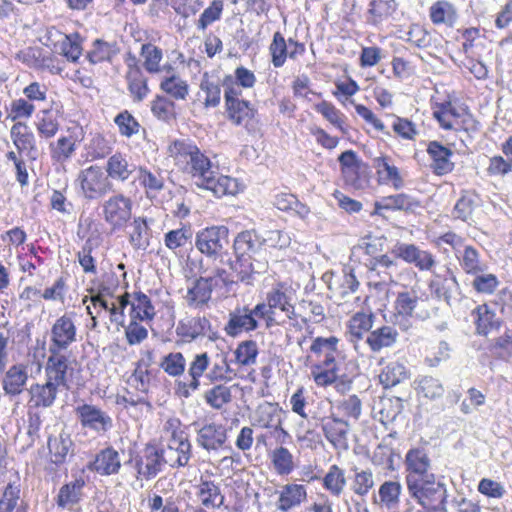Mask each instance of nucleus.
I'll return each mask as SVG.
<instances>
[{
	"label": "nucleus",
	"mask_w": 512,
	"mask_h": 512,
	"mask_svg": "<svg viewBox=\"0 0 512 512\" xmlns=\"http://www.w3.org/2000/svg\"><path fill=\"white\" fill-rule=\"evenodd\" d=\"M167 152L174 164L188 173L198 187L212 191L217 197L240 191L237 179L219 175L217 166L191 140H175Z\"/></svg>",
	"instance_id": "nucleus-1"
},
{
	"label": "nucleus",
	"mask_w": 512,
	"mask_h": 512,
	"mask_svg": "<svg viewBox=\"0 0 512 512\" xmlns=\"http://www.w3.org/2000/svg\"><path fill=\"white\" fill-rule=\"evenodd\" d=\"M405 466L410 497L423 508H441L446 501V488L443 483L436 481L434 474L429 473L430 459L426 452L419 448L409 450L405 456Z\"/></svg>",
	"instance_id": "nucleus-2"
},
{
	"label": "nucleus",
	"mask_w": 512,
	"mask_h": 512,
	"mask_svg": "<svg viewBox=\"0 0 512 512\" xmlns=\"http://www.w3.org/2000/svg\"><path fill=\"white\" fill-rule=\"evenodd\" d=\"M81 193L88 200H96L104 196L111 187L108 176L102 168L92 165L79 172L77 177Z\"/></svg>",
	"instance_id": "nucleus-3"
},
{
	"label": "nucleus",
	"mask_w": 512,
	"mask_h": 512,
	"mask_svg": "<svg viewBox=\"0 0 512 512\" xmlns=\"http://www.w3.org/2000/svg\"><path fill=\"white\" fill-rule=\"evenodd\" d=\"M320 428L329 444L336 450L349 449L350 424L347 419L334 414L320 419Z\"/></svg>",
	"instance_id": "nucleus-4"
},
{
	"label": "nucleus",
	"mask_w": 512,
	"mask_h": 512,
	"mask_svg": "<svg viewBox=\"0 0 512 512\" xmlns=\"http://www.w3.org/2000/svg\"><path fill=\"white\" fill-rule=\"evenodd\" d=\"M74 372L72 361L62 353H49L45 365V380L52 382L61 390H69Z\"/></svg>",
	"instance_id": "nucleus-5"
},
{
	"label": "nucleus",
	"mask_w": 512,
	"mask_h": 512,
	"mask_svg": "<svg viewBox=\"0 0 512 512\" xmlns=\"http://www.w3.org/2000/svg\"><path fill=\"white\" fill-rule=\"evenodd\" d=\"M77 341V328L71 316L64 314L51 327L49 353H62Z\"/></svg>",
	"instance_id": "nucleus-6"
},
{
	"label": "nucleus",
	"mask_w": 512,
	"mask_h": 512,
	"mask_svg": "<svg viewBox=\"0 0 512 512\" xmlns=\"http://www.w3.org/2000/svg\"><path fill=\"white\" fill-rule=\"evenodd\" d=\"M228 229L225 226H212L199 231L195 246L209 257L219 256L228 245Z\"/></svg>",
	"instance_id": "nucleus-7"
},
{
	"label": "nucleus",
	"mask_w": 512,
	"mask_h": 512,
	"mask_svg": "<svg viewBox=\"0 0 512 512\" xmlns=\"http://www.w3.org/2000/svg\"><path fill=\"white\" fill-rule=\"evenodd\" d=\"M421 303H423V300L413 288L398 292L393 305L394 318L395 323L399 325L402 330L407 331L411 327L408 318L417 315L416 311Z\"/></svg>",
	"instance_id": "nucleus-8"
},
{
	"label": "nucleus",
	"mask_w": 512,
	"mask_h": 512,
	"mask_svg": "<svg viewBox=\"0 0 512 512\" xmlns=\"http://www.w3.org/2000/svg\"><path fill=\"white\" fill-rule=\"evenodd\" d=\"M81 426L97 434H104L112 428L111 417L100 408L91 404H82L75 408Z\"/></svg>",
	"instance_id": "nucleus-9"
},
{
	"label": "nucleus",
	"mask_w": 512,
	"mask_h": 512,
	"mask_svg": "<svg viewBox=\"0 0 512 512\" xmlns=\"http://www.w3.org/2000/svg\"><path fill=\"white\" fill-rule=\"evenodd\" d=\"M294 291L285 283L275 284L266 294V301L271 305L273 312L276 310L284 313L289 320L296 319V309L292 303Z\"/></svg>",
	"instance_id": "nucleus-10"
},
{
	"label": "nucleus",
	"mask_w": 512,
	"mask_h": 512,
	"mask_svg": "<svg viewBox=\"0 0 512 512\" xmlns=\"http://www.w3.org/2000/svg\"><path fill=\"white\" fill-rule=\"evenodd\" d=\"M392 254L409 264H414L422 271L430 270L436 263L430 252L421 250L414 244L397 243L392 249Z\"/></svg>",
	"instance_id": "nucleus-11"
},
{
	"label": "nucleus",
	"mask_w": 512,
	"mask_h": 512,
	"mask_svg": "<svg viewBox=\"0 0 512 512\" xmlns=\"http://www.w3.org/2000/svg\"><path fill=\"white\" fill-rule=\"evenodd\" d=\"M195 430L197 444L208 452L218 451L227 441V430L220 423H206Z\"/></svg>",
	"instance_id": "nucleus-12"
},
{
	"label": "nucleus",
	"mask_w": 512,
	"mask_h": 512,
	"mask_svg": "<svg viewBox=\"0 0 512 512\" xmlns=\"http://www.w3.org/2000/svg\"><path fill=\"white\" fill-rule=\"evenodd\" d=\"M91 302L94 308L100 307L109 312L111 323L115 325L117 331H120V328H122L124 336L128 339V326L125 325L124 314V309L128 304V292L125 291L118 298L117 303L114 301L109 302L108 300L103 299L100 295L93 296L91 298Z\"/></svg>",
	"instance_id": "nucleus-13"
},
{
	"label": "nucleus",
	"mask_w": 512,
	"mask_h": 512,
	"mask_svg": "<svg viewBox=\"0 0 512 512\" xmlns=\"http://www.w3.org/2000/svg\"><path fill=\"white\" fill-rule=\"evenodd\" d=\"M176 332L178 335L195 340L199 337H207L211 341L218 339V334L212 329L210 321L206 317H192L178 323Z\"/></svg>",
	"instance_id": "nucleus-14"
},
{
	"label": "nucleus",
	"mask_w": 512,
	"mask_h": 512,
	"mask_svg": "<svg viewBox=\"0 0 512 512\" xmlns=\"http://www.w3.org/2000/svg\"><path fill=\"white\" fill-rule=\"evenodd\" d=\"M339 339L335 336L330 337H316L310 346V351L317 357H323V360L319 361L315 365L324 368H329L338 371V365L336 362V355L338 351Z\"/></svg>",
	"instance_id": "nucleus-15"
},
{
	"label": "nucleus",
	"mask_w": 512,
	"mask_h": 512,
	"mask_svg": "<svg viewBox=\"0 0 512 512\" xmlns=\"http://www.w3.org/2000/svg\"><path fill=\"white\" fill-rule=\"evenodd\" d=\"M402 494V485L399 481H384L373 495V504L382 510L394 512L398 509Z\"/></svg>",
	"instance_id": "nucleus-16"
},
{
	"label": "nucleus",
	"mask_w": 512,
	"mask_h": 512,
	"mask_svg": "<svg viewBox=\"0 0 512 512\" xmlns=\"http://www.w3.org/2000/svg\"><path fill=\"white\" fill-rule=\"evenodd\" d=\"M276 493L278 495L276 508L281 512H289L307 499V488L302 484H285Z\"/></svg>",
	"instance_id": "nucleus-17"
},
{
	"label": "nucleus",
	"mask_w": 512,
	"mask_h": 512,
	"mask_svg": "<svg viewBox=\"0 0 512 512\" xmlns=\"http://www.w3.org/2000/svg\"><path fill=\"white\" fill-rule=\"evenodd\" d=\"M258 327V321L253 318L250 308L238 307L229 313V320L224 331L231 337H236L243 332L254 331Z\"/></svg>",
	"instance_id": "nucleus-18"
},
{
	"label": "nucleus",
	"mask_w": 512,
	"mask_h": 512,
	"mask_svg": "<svg viewBox=\"0 0 512 512\" xmlns=\"http://www.w3.org/2000/svg\"><path fill=\"white\" fill-rule=\"evenodd\" d=\"M28 381V369L23 364H14L8 368L2 379V388L6 395H20Z\"/></svg>",
	"instance_id": "nucleus-19"
},
{
	"label": "nucleus",
	"mask_w": 512,
	"mask_h": 512,
	"mask_svg": "<svg viewBox=\"0 0 512 512\" xmlns=\"http://www.w3.org/2000/svg\"><path fill=\"white\" fill-rule=\"evenodd\" d=\"M196 496L202 506L207 509H219L225 501L220 486L212 480L200 479L196 486Z\"/></svg>",
	"instance_id": "nucleus-20"
},
{
	"label": "nucleus",
	"mask_w": 512,
	"mask_h": 512,
	"mask_svg": "<svg viewBox=\"0 0 512 512\" xmlns=\"http://www.w3.org/2000/svg\"><path fill=\"white\" fill-rule=\"evenodd\" d=\"M162 460L170 467L186 466L191 458V443L188 440L168 442L166 448L161 450Z\"/></svg>",
	"instance_id": "nucleus-21"
},
{
	"label": "nucleus",
	"mask_w": 512,
	"mask_h": 512,
	"mask_svg": "<svg viewBox=\"0 0 512 512\" xmlns=\"http://www.w3.org/2000/svg\"><path fill=\"white\" fill-rule=\"evenodd\" d=\"M85 481L82 478L75 479L63 485L56 497V504L63 509L72 510L84 496Z\"/></svg>",
	"instance_id": "nucleus-22"
},
{
	"label": "nucleus",
	"mask_w": 512,
	"mask_h": 512,
	"mask_svg": "<svg viewBox=\"0 0 512 512\" xmlns=\"http://www.w3.org/2000/svg\"><path fill=\"white\" fill-rule=\"evenodd\" d=\"M212 284L210 278L200 277L192 282L185 295V301L189 307L201 308L211 299Z\"/></svg>",
	"instance_id": "nucleus-23"
},
{
	"label": "nucleus",
	"mask_w": 512,
	"mask_h": 512,
	"mask_svg": "<svg viewBox=\"0 0 512 512\" xmlns=\"http://www.w3.org/2000/svg\"><path fill=\"white\" fill-rule=\"evenodd\" d=\"M427 152L432 159L431 168L437 175H444L453 170L454 164L450 160L452 151L437 141L429 143Z\"/></svg>",
	"instance_id": "nucleus-24"
},
{
	"label": "nucleus",
	"mask_w": 512,
	"mask_h": 512,
	"mask_svg": "<svg viewBox=\"0 0 512 512\" xmlns=\"http://www.w3.org/2000/svg\"><path fill=\"white\" fill-rule=\"evenodd\" d=\"M106 220L114 227L125 226L128 221V198L117 195L110 198L104 206Z\"/></svg>",
	"instance_id": "nucleus-25"
},
{
	"label": "nucleus",
	"mask_w": 512,
	"mask_h": 512,
	"mask_svg": "<svg viewBox=\"0 0 512 512\" xmlns=\"http://www.w3.org/2000/svg\"><path fill=\"white\" fill-rule=\"evenodd\" d=\"M282 419V409L278 404L264 402L257 406L251 415L252 425L270 429Z\"/></svg>",
	"instance_id": "nucleus-26"
},
{
	"label": "nucleus",
	"mask_w": 512,
	"mask_h": 512,
	"mask_svg": "<svg viewBox=\"0 0 512 512\" xmlns=\"http://www.w3.org/2000/svg\"><path fill=\"white\" fill-rule=\"evenodd\" d=\"M61 391L62 390L60 388L48 380H45V383L43 384H33L29 389L31 396L30 402H32L35 407H52L58 393Z\"/></svg>",
	"instance_id": "nucleus-27"
},
{
	"label": "nucleus",
	"mask_w": 512,
	"mask_h": 512,
	"mask_svg": "<svg viewBox=\"0 0 512 512\" xmlns=\"http://www.w3.org/2000/svg\"><path fill=\"white\" fill-rule=\"evenodd\" d=\"M59 39L53 41L52 51L75 62L82 53V47L79 41V34H54Z\"/></svg>",
	"instance_id": "nucleus-28"
},
{
	"label": "nucleus",
	"mask_w": 512,
	"mask_h": 512,
	"mask_svg": "<svg viewBox=\"0 0 512 512\" xmlns=\"http://www.w3.org/2000/svg\"><path fill=\"white\" fill-rule=\"evenodd\" d=\"M420 207L421 203L418 199L405 193L383 197L375 203L376 210H405L414 212Z\"/></svg>",
	"instance_id": "nucleus-29"
},
{
	"label": "nucleus",
	"mask_w": 512,
	"mask_h": 512,
	"mask_svg": "<svg viewBox=\"0 0 512 512\" xmlns=\"http://www.w3.org/2000/svg\"><path fill=\"white\" fill-rule=\"evenodd\" d=\"M398 339V332L393 326L384 325L370 331L366 343L373 352L393 346Z\"/></svg>",
	"instance_id": "nucleus-30"
},
{
	"label": "nucleus",
	"mask_w": 512,
	"mask_h": 512,
	"mask_svg": "<svg viewBox=\"0 0 512 512\" xmlns=\"http://www.w3.org/2000/svg\"><path fill=\"white\" fill-rule=\"evenodd\" d=\"M461 269L469 275L474 276L487 271V263L481 258L480 252L473 246H465L461 254H457Z\"/></svg>",
	"instance_id": "nucleus-31"
},
{
	"label": "nucleus",
	"mask_w": 512,
	"mask_h": 512,
	"mask_svg": "<svg viewBox=\"0 0 512 512\" xmlns=\"http://www.w3.org/2000/svg\"><path fill=\"white\" fill-rule=\"evenodd\" d=\"M374 167L381 183L391 184L397 190L403 187L400 172L388 157L375 158Z\"/></svg>",
	"instance_id": "nucleus-32"
},
{
	"label": "nucleus",
	"mask_w": 512,
	"mask_h": 512,
	"mask_svg": "<svg viewBox=\"0 0 512 512\" xmlns=\"http://www.w3.org/2000/svg\"><path fill=\"white\" fill-rule=\"evenodd\" d=\"M325 319V309L320 302L303 299L297 307L296 319L303 324L320 323Z\"/></svg>",
	"instance_id": "nucleus-33"
},
{
	"label": "nucleus",
	"mask_w": 512,
	"mask_h": 512,
	"mask_svg": "<svg viewBox=\"0 0 512 512\" xmlns=\"http://www.w3.org/2000/svg\"><path fill=\"white\" fill-rule=\"evenodd\" d=\"M225 105L228 118L235 125L247 126L255 115V110L244 99L225 102Z\"/></svg>",
	"instance_id": "nucleus-34"
},
{
	"label": "nucleus",
	"mask_w": 512,
	"mask_h": 512,
	"mask_svg": "<svg viewBox=\"0 0 512 512\" xmlns=\"http://www.w3.org/2000/svg\"><path fill=\"white\" fill-rule=\"evenodd\" d=\"M472 314L474 316L477 333L480 335H487L500 325L495 313L485 304L477 306Z\"/></svg>",
	"instance_id": "nucleus-35"
},
{
	"label": "nucleus",
	"mask_w": 512,
	"mask_h": 512,
	"mask_svg": "<svg viewBox=\"0 0 512 512\" xmlns=\"http://www.w3.org/2000/svg\"><path fill=\"white\" fill-rule=\"evenodd\" d=\"M73 442L68 434L61 433L57 437H49L48 449L51 461L56 464H63L69 455Z\"/></svg>",
	"instance_id": "nucleus-36"
},
{
	"label": "nucleus",
	"mask_w": 512,
	"mask_h": 512,
	"mask_svg": "<svg viewBox=\"0 0 512 512\" xmlns=\"http://www.w3.org/2000/svg\"><path fill=\"white\" fill-rule=\"evenodd\" d=\"M236 256V260L230 262V269L235 277V282L251 284L253 275L259 273V268L254 265L251 256Z\"/></svg>",
	"instance_id": "nucleus-37"
},
{
	"label": "nucleus",
	"mask_w": 512,
	"mask_h": 512,
	"mask_svg": "<svg viewBox=\"0 0 512 512\" xmlns=\"http://www.w3.org/2000/svg\"><path fill=\"white\" fill-rule=\"evenodd\" d=\"M89 467L103 475L115 473L120 468L118 453L113 449H105L96 456Z\"/></svg>",
	"instance_id": "nucleus-38"
},
{
	"label": "nucleus",
	"mask_w": 512,
	"mask_h": 512,
	"mask_svg": "<svg viewBox=\"0 0 512 512\" xmlns=\"http://www.w3.org/2000/svg\"><path fill=\"white\" fill-rule=\"evenodd\" d=\"M347 480L345 472L338 465H331L323 478V487L335 497H339L345 490Z\"/></svg>",
	"instance_id": "nucleus-39"
},
{
	"label": "nucleus",
	"mask_w": 512,
	"mask_h": 512,
	"mask_svg": "<svg viewBox=\"0 0 512 512\" xmlns=\"http://www.w3.org/2000/svg\"><path fill=\"white\" fill-rule=\"evenodd\" d=\"M353 477L351 481L352 492L360 497L368 495V493L375 486L374 475L371 469H359L354 467L352 469Z\"/></svg>",
	"instance_id": "nucleus-40"
},
{
	"label": "nucleus",
	"mask_w": 512,
	"mask_h": 512,
	"mask_svg": "<svg viewBox=\"0 0 512 512\" xmlns=\"http://www.w3.org/2000/svg\"><path fill=\"white\" fill-rule=\"evenodd\" d=\"M130 316L139 320H152L155 316V309L150 298L142 293L135 292L133 300L130 301Z\"/></svg>",
	"instance_id": "nucleus-41"
},
{
	"label": "nucleus",
	"mask_w": 512,
	"mask_h": 512,
	"mask_svg": "<svg viewBox=\"0 0 512 512\" xmlns=\"http://www.w3.org/2000/svg\"><path fill=\"white\" fill-rule=\"evenodd\" d=\"M262 246V242L253 231H243L237 235L234 240V250L236 255L251 256L255 254Z\"/></svg>",
	"instance_id": "nucleus-42"
},
{
	"label": "nucleus",
	"mask_w": 512,
	"mask_h": 512,
	"mask_svg": "<svg viewBox=\"0 0 512 512\" xmlns=\"http://www.w3.org/2000/svg\"><path fill=\"white\" fill-rule=\"evenodd\" d=\"M434 117L437 119L442 128L446 130H457L460 127V113L451 104V102L442 103L433 112Z\"/></svg>",
	"instance_id": "nucleus-43"
},
{
	"label": "nucleus",
	"mask_w": 512,
	"mask_h": 512,
	"mask_svg": "<svg viewBox=\"0 0 512 512\" xmlns=\"http://www.w3.org/2000/svg\"><path fill=\"white\" fill-rule=\"evenodd\" d=\"M408 378V371L399 362L388 363L379 375V380L385 388L393 387Z\"/></svg>",
	"instance_id": "nucleus-44"
},
{
	"label": "nucleus",
	"mask_w": 512,
	"mask_h": 512,
	"mask_svg": "<svg viewBox=\"0 0 512 512\" xmlns=\"http://www.w3.org/2000/svg\"><path fill=\"white\" fill-rule=\"evenodd\" d=\"M210 364V358L206 352L196 354L193 360L190 362L188 367V375L190 381L187 386L192 389H198L200 385V377L203 376L204 372L208 369Z\"/></svg>",
	"instance_id": "nucleus-45"
},
{
	"label": "nucleus",
	"mask_w": 512,
	"mask_h": 512,
	"mask_svg": "<svg viewBox=\"0 0 512 512\" xmlns=\"http://www.w3.org/2000/svg\"><path fill=\"white\" fill-rule=\"evenodd\" d=\"M417 391L423 397L436 400L443 396L444 394V386L441 381L432 376H423L417 380Z\"/></svg>",
	"instance_id": "nucleus-46"
},
{
	"label": "nucleus",
	"mask_w": 512,
	"mask_h": 512,
	"mask_svg": "<svg viewBox=\"0 0 512 512\" xmlns=\"http://www.w3.org/2000/svg\"><path fill=\"white\" fill-rule=\"evenodd\" d=\"M11 137L14 145L20 152L34 148V135L29 131L28 126L22 122H17L12 126Z\"/></svg>",
	"instance_id": "nucleus-47"
},
{
	"label": "nucleus",
	"mask_w": 512,
	"mask_h": 512,
	"mask_svg": "<svg viewBox=\"0 0 512 512\" xmlns=\"http://www.w3.org/2000/svg\"><path fill=\"white\" fill-rule=\"evenodd\" d=\"M430 17L435 24L451 26L456 20V11L447 1H438L430 8Z\"/></svg>",
	"instance_id": "nucleus-48"
},
{
	"label": "nucleus",
	"mask_w": 512,
	"mask_h": 512,
	"mask_svg": "<svg viewBox=\"0 0 512 512\" xmlns=\"http://www.w3.org/2000/svg\"><path fill=\"white\" fill-rule=\"evenodd\" d=\"M159 366L171 377H179L184 374L186 360L181 352H171L162 357Z\"/></svg>",
	"instance_id": "nucleus-49"
},
{
	"label": "nucleus",
	"mask_w": 512,
	"mask_h": 512,
	"mask_svg": "<svg viewBox=\"0 0 512 512\" xmlns=\"http://www.w3.org/2000/svg\"><path fill=\"white\" fill-rule=\"evenodd\" d=\"M373 314L356 313L349 321V334L351 340H359L373 326Z\"/></svg>",
	"instance_id": "nucleus-50"
},
{
	"label": "nucleus",
	"mask_w": 512,
	"mask_h": 512,
	"mask_svg": "<svg viewBox=\"0 0 512 512\" xmlns=\"http://www.w3.org/2000/svg\"><path fill=\"white\" fill-rule=\"evenodd\" d=\"M271 461L275 471L279 475H288L294 469L293 455L283 446L276 448L272 452Z\"/></svg>",
	"instance_id": "nucleus-51"
},
{
	"label": "nucleus",
	"mask_w": 512,
	"mask_h": 512,
	"mask_svg": "<svg viewBox=\"0 0 512 512\" xmlns=\"http://www.w3.org/2000/svg\"><path fill=\"white\" fill-rule=\"evenodd\" d=\"M150 229L144 218L135 219L133 232L130 234V243L135 249L145 250L149 246Z\"/></svg>",
	"instance_id": "nucleus-52"
},
{
	"label": "nucleus",
	"mask_w": 512,
	"mask_h": 512,
	"mask_svg": "<svg viewBox=\"0 0 512 512\" xmlns=\"http://www.w3.org/2000/svg\"><path fill=\"white\" fill-rule=\"evenodd\" d=\"M236 362L241 366H251L256 363L258 346L253 340L242 341L238 344L235 352Z\"/></svg>",
	"instance_id": "nucleus-53"
},
{
	"label": "nucleus",
	"mask_w": 512,
	"mask_h": 512,
	"mask_svg": "<svg viewBox=\"0 0 512 512\" xmlns=\"http://www.w3.org/2000/svg\"><path fill=\"white\" fill-rule=\"evenodd\" d=\"M144 458L146 466L140 468V475L146 478L156 475L161 470L162 464H165L162 460V452L153 446L145 448Z\"/></svg>",
	"instance_id": "nucleus-54"
},
{
	"label": "nucleus",
	"mask_w": 512,
	"mask_h": 512,
	"mask_svg": "<svg viewBox=\"0 0 512 512\" xmlns=\"http://www.w3.org/2000/svg\"><path fill=\"white\" fill-rule=\"evenodd\" d=\"M161 89L177 100H184L188 95V85L178 76L165 78L161 84Z\"/></svg>",
	"instance_id": "nucleus-55"
},
{
	"label": "nucleus",
	"mask_w": 512,
	"mask_h": 512,
	"mask_svg": "<svg viewBox=\"0 0 512 512\" xmlns=\"http://www.w3.org/2000/svg\"><path fill=\"white\" fill-rule=\"evenodd\" d=\"M51 156L57 162H65L75 152V141L72 137H61L55 144L50 145Z\"/></svg>",
	"instance_id": "nucleus-56"
},
{
	"label": "nucleus",
	"mask_w": 512,
	"mask_h": 512,
	"mask_svg": "<svg viewBox=\"0 0 512 512\" xmlns=\"http://www.w3.org/2000/svg\"><path fill=\"white\" fill-rule=\"evenodd\" d=\"M108 177L124 181L128 178V161L126 156L116 153L107 162Z\"/></svg>",
	"instance_id": "nucleus-57"
},
{
	"label": "nucleus",
	"mask_w": 512,
	"mask_h": 512,
	"mask_svg": "<svg viewBox=\"0 0 512 512\" xmlns=\"http://www.w3.org/2000/svg\"><path fill=\"white\" fill-rule=\"evenodd\" d=\"M163 437L168 442H179L188 440V434L185 432L180 419L176 417L168 418L163 425Z\"/></svg>",
	"instance_id": "nucleus-58"
},
{
	"label": "nucleus",
	"mask_w": 512,
	"mask_h": 512,
	"mask_svg": "<svg viewBox=\"0 0 512 512\" xmlns=\"http://www.w3.org/2000/svg\"><path fill=\"white\" fill-rule=\"evenodd\" d=\"M37 119L36 126L41 136L51 138L57 133L59 123L52 112L44 110L37 115Z\"/></svg>",
	"instance_id": "nucleus-59"
},
{
	"label": "nucleus",
	"mask_w": 512,
	"mask_h": 512,
	"mask_svg": "<svg viewBox=\"0 0 512 512\" xmlns=\"http://www.w3.org/2000/svg\"><path fill=\"white\" fill-rule=\"evenodd\" d=\"M473 289L481 294H492L499 285V280L495 274L481 272L474 275L471 283Z\"/></svg>",
	"instance_id": "nucleus-60"
},
{
	"label": "nucleus",
	"mask_w": 512,
	"mask_h": 512,
	"mask_svg": "<svg viewBox=\"0 0 512 512\" xmlns=\"http://www.w3.org/2000/svg\"><path fill=\"white\" fill-rule=\"evenodd\" d=\"M476 206V196L465 194L457 201L453 209L454 218L467 222L472 219Z\"/></svg>",
	"instance_id": "nucleus-61"
},
{
	"label": "nucleus",
	"mask_w": 512,
	"mask_h": 512,
	"mask_svg": "<svg viewBox=\"0 0 512 512\" xmlns=\"http://www.w3.org/2000/svg\"><path fill=\"white\" fill-rule=\"evenodd\" d=\"M337 408L348 421L349 419L356 421L362 413V402L357 395H349L338 403Z\"/></svg>",
	"instance_id": "nucleus-62"
},
{
	"label": "nucleus",
	"mask_w": 512,
	"mask_h": 512,
	"mask_svg": "<svg viewBox=\"0 0 512 512\" xmlns=\"http://www.w3.org/2000/svg\"><path fill=\"white\" fill-rule=\"evenodd\" d=\"M205 399L213 408L220 409L231 401L230 388L224 385L215 386L206 393Z\"/></svg>",
	"instance_id": "nucleus-63"
},
{
	"label": "nucleus",
	"mask_w": 512,
	"mask_h": 512,
	"mask_svg": "<svg viewBox=\"0 0 512 512\" xmlns=\"http://www.w3.org/2000/svg\"><path fill=\"white\" fill-rule=\"evenodd\" d=\"M148 505L151 512H181L176 500L172 497L163 498L156 493L149 497Z\"/></svg>",
	"instance_id": "nucleus-64"
}]
</instances>
